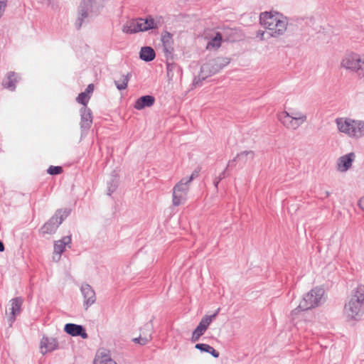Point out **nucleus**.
I'll return each instance as SVG.
<instances>
[{
    "mask_svg": "<svg viewBox=\"0 0 364 364\" xmlns=\"http://www.w3.org/2000/svg\"><path fill=\"white\" fill-rule=\"evenodd\" d=\"M261 25L268 30L267 32L272 38H279L284 34L287 28V21L278 12H263L259 15Z\"/></svg>",
    "mask_w": 364,
    "mask_h": 364,
    "instance_id": "obj_1",
    "label": "nucleus"
},
{
    "mask_svg": "<svg viewBox=\"0 0 364 364\" xmlns=\"http://www.w3.org/2000/svg\"><path fill=\"white\" fill-rule=\"evenodd\" d=\"M343 314L348 320H359L364 314V285L353 289L345 304Z\"/></svg>",
    "mask_w": 364,
    "mask_h": 364,
    "instance_id": "obj_2",
    "label": "nucleus"
},
{
    "mask_svg": "<svg viewBox=\"0 0 364 364\" xmlns=\"http://www.w3.org/2000/svg\"><path fill=\"white\" fill-rule=\"evenodd\" d=\"M338 130L352 139L364 136V121L348 117H338L335 120Z\"/></svg>",
    "mask_w": 364,
    "mask_h": 364,
    "instance_id": "obj_3",
    "label": "nucleus"
},
{
    "mask_svg": "<svg viewBox=\"0 0 364 364\" xmlns=\"http://www.w3.org/2000/svg\"><path fill=\"white\" fill-rule=\"evenodd\" d=\"M105 0H82L77 11V18L75 26L77 30L80 29L83 23L89 17L97 16L102 8Z\"/></svg>",
    "mask_w": 364,
    "mask_h": 364,
    "instance_id": "obj_4",
    "label": "nucleus"
},
{
    "mask_svg": "<svg viewBox=\"0 0 364 364\" xmlns=\"http://www.w3.org/2000/svg\"><path fill=\"white\" fill-rule=\"evenodd\" d=\"M340 67L355 73L359 78L364 77V58L358 53L347 50L341 60Z\"/></svg>",
    "mask_w": 364,
    "mask_h": 364,
    "instance_id": "obj_5",
    "label": "nucleus"
},
{
    "mask_svg": "<svg viewBox=\"0 0 364 364\" xmlns=\"http://www.w3.org/2000/svg\"><path fill=\"white\" fill-rule=\"evenodd\" d=\"M230 63V59L224 57H218L210 59L202 65L198 80H194V83L198 85L200 80H204L207 77L218 73L223 68Z\"/></svg>",
    "mask_w": 364,
    "mask_h": 364,
    "instance_id": "obj_6",
    "label": "nucleus"
},
{
    "mask_svg": "<svg viewBox=\"0 0 364 364\" xmlns=\"http://www.w3.org/2000/svg\"><path fill=\"white\" fill-rule=\"evenodd\" d=\"M324 290L322 288L316 287L306 294L298 307L291 311V315L297 314L299 311H307L320 305L322 302Z\"/></svg>",
    "mask_w": 364,
    "mask_h": 364,
    "instance_id": "obj_7",
    "label": "nucleus"
},
{
    "mask_svg": "<svg viewBox=\"0 0 364 364\" xmlns=\"http://www.w3.org/2000/svg\"><path fill=\"white\" fill-rule=\"evenodd\" d=\"M70 210L59 209L50 220L46 222L41 228V233L44 235H51L55 232L59 225L69 215Z\"/></svg>",
    "mask_w": 364,
    "mask_h": 364,
    "instance_id": "obj_8",
    "label": "nucleus"
},
{
    "mask_svg": "<svg viewBox=\"0 0 364 364\" xmlns=\"http://www.w3.org/2000/svg\"><path fill=\"white\" fill-rule=\"evenodd\" d=\"M279 120L287 129H297L306 120V116L302 113L296 112L289 114L284 111L278 116Z\"/></svg>",
    "mask_w": 364,
    "mask_h": 364,
    "instance_id": "obj_9",
    "label": "nucleus"
},
{
    "mask_svg": "<svg viewBox=\"0 0 364 364\" xmlns=\"http://www.w3.org/2000/svg\"><path fill=\"white\" fill-rule=\"evenodd\" d=\"M189 184L185 180L181 179L173 188V205L178 206L186 200L189 190Z\"/></svg>",
    "mask_w": 364,
    "mask_h": 364,
    "instance_id": "obj_10",
    "label": "nucleus"
},
{
    "mask_svg": "<svg viewBox=\"0 0 364 364\" xmlns=\"http://www.w3.org/2000/svg\"><path fill=\"white\" fill-rule=\"evenodd\" d=\"M80 291L83 296V306L85 310L96 301V294L93 288L88 284L84 283L80 287Z\"/></svg>",
    "mask_w": 364,
    "mask_h": 364,
    "instance_id": "obj_11",
    "label": "nucleus"
},
{
    "mask_svg": "<svg viewBox=\"0 0 364 364\" xmlns=\"http://www.w3.org/2000/svg\"><path fill=\"white\" fill-rule=\"evenodd\" d=\"M255 158V152L253 151H243L237 154V156L232 160H230L227 164L226 169L230 166H235V163H239L240 165L244 166L247 162L252 161Z\"/></svg>",
    "mask_w": 364,
    "mask_h": 364,
    "instance_id": "obj_12",
    "label": "nucleus"
},
{
    "mask_svg": "<svg viewBox=\"0 0 364 364\" xmlns=\"http://www.w3.org/2000/svg\"><path fill=\"white\" fill-rule=\"evenodd\" d=\"M80 128L82 131L90 129L92 124V111L87 107H82L80 110Z\"/></svg>",
    "mask_w": 364,
    "mask_h": 364,
    "instance_id": "obj_13",
    "label": "nucleus"
},
{
    "mask_svg": "<svg viewBox=\"0 0 364 364\" xmlns=\"http://www.w3.org/2000/svg\"><path fill=\"white\" fill-rule=\"evenodd\" d=\"M11 312L9 317V321L10 322V326L16 320V316L18 315L21 311V306L23 303V299L21 296L15 297L12 299L11 301Z\"/></svg>",
    "mask_w": 364,
    "mask_h": 364,
    "instance_id": "obj_14",
    "label": "nucleus"
},
{
    "mask_svg": "<svg viewBox=\"0 0 364 364\" xmlns=\"http://www.w3.org/2000/svg\"><path fill=\"white\" fill-rule=\"evenodd\" d=\"M64 331L72 336H80L82 338H87L88 337L85 328L81 325L67 323L64 326Z\"/></svg>",
    "mask_w": 364,
    "mask_h": 364,
    "instance_id": "obj_15",
    "label": "nucleus"
},
{
    "mask_svg": "<svg viewBox=\"0 0 364 364\" xmlns=\"http://www.w3.org/2000/svg\"><path fill=\"white\" fill-rule=\"evenodd\" d=\"M355 158V155L353 152L341 156L337 162L338 170L341 172L347 171L351 167Z\"/></svg>",
    "mask_w": 364,
    "mask_h": 364,
    "instance_id": "obj_16",
    "label": "nucleus"
},
{
    "mask_svg": "<svg viewBox=\"0 0 364 364\" xmlns=\"http://www.w3.org/2000/svg\"><path fill=\"white\" fill-rule=\"evenodd\" d=\"M58 348V343L54 338L43 336L41 341V353L45 355L48 352H51Z\"/></svg>",
    "mask_w": 364,
    "mask_h": 364,
    "instance_id": "obj_17",
    "label": "nucleus"
},
{
    "mask_svg": "<svg viewBox=\"0 0 364 364\" xmlns=\"http://www.w3.org/2000/svg\"><path fill=\"white\" fill-rule=\"evenodd\" d=\"M17 82L16 73L14 71H10L6 75L1 85L4 88L11 91H14L16 90V84Z\"/></svg>",
    "mask_w": 364,
    "mask_h": 364,
    "instance_id": "obj_18",
    "label": "nucleus"
},
{
    "mask_svg": "<svg viewBox=\"0 0 364 364\" xmlns=\"http://www.w3.org/2000/svg\"><path fill=\"white\" fill-rule=\"evenodd\" d=\"M122 32L127 34H134L141 31V25L138 22V18L132 19L122 26Z\"/></svg>",
    "mask_w": 364,
    "mask_h": 364,
    "instance_id": "obj_19",
    "label": "nucleus"
},
{
    "mask_svg": "<svg viewBox=\"0 0 364 364\" xmlns=\"http://www.w3.org/2000/svg\"><path fill=\"white\" fill-rule=\"evenodd\" d=\"M155 102V98L151 95H144L139 97L134 104V108L141 110L145 107H151Z\"/></svg>",
    "mask_w": 364,
    "mask_h": 364,
    "instance_id": "obj_20",
    "label": "nucleus"
},
{
    "mask_svg": "<svg viewBox=\"0 0 364 364\" xmlns=\"http://www.w3.org/2000/svg\"><path fill=\"white\" fill-rule=\"evenodd\" d=\"M72 242L71 235L63 237L61 240H59L54 243V253L58 255H61L64 252L65 248L67 245H70Z\"/></svg>",
    "mask_w": 364,
    "mask_h": 364,
    "instance_id": "obj_21",
    "label": "nucleus"
},
{
    "mask_svg": "<svg viewBox=\"0 0 364 364\" xmlns=\"http://www.w3.org/2000/svg\"><path fill=\"white\" fill-rule=\"evenodd\" d=\"M138 22L139 23V24L141 25V32H144L151 29H155L158 28V23L151 17V16H148L145 18H138Z\"/></svg>",
    "mask_w": 364,
    "mask_h": 364,
    "instance_id": "obj_22",
    "label": "nucleus"
},
{
    "mask_svg": "<svg viewBox=\"0 0 364 364\" xmlns=\"http://www.w3.org/2000/svg\"><path fill=\"white\" fill-rule=\"evenodd\" d=\"M156 57V53L154 50L149 46H144L141 48L139 52V58L145 61L150 62L153 60Z\"/></svg>",
    "mask_w": 364,
    "mask_h": 364,
    "instance_id": "obj_23",
    "label": "nucleus"
},
{
    "mask_svg": "<svg viewBox=\"0 0 364 364\" xmlns=\"http://www.w3.org/2000/svg\"><path fill=\"white\" fill-rule=\"evenodd\" d=\"M218 311L219 309H218L215 314L210 316L205 315L203 316L197 326V328L205 332L213 320L215 319L217 316Z\"/></svg>",
    "mask_w": 364,
    "mask_h": 364,
    "instance_id": "obj_24",
    "label": "nucleus"
},
{
    "mask_svg": "<svg viewBox=\"0 0 364 364\" xmlns=\"http://www.w3.org/2000/svg\"><path fill=\"white\" fill-rule=\"evenodd\" d=\"M195 348L200 352L210 353L215 358H218L220 355L219 353L208 344L197 343L196 344Z\"/></svg>",
    "mask_w": 364,
    "mask_h": 364,
    "instance_id": "obj_25",
    "label": "nucleus"
},
{
    "mask_svg": "<svg viewBox=\"0 0 364 364\" xmlns=\"http://www.w3.org/2000/svg\"><path fill=\"white\" fill-rule=\"evenodd\" d=\"M222 35L220 33H217L215 37H213L207 44V49L218 48L221 46Z\"/></svg>",
    "mask_w": 364,
    "mask_h": 364,
    "instance_id": "obj_26",
    "label": "nucleus"
},
{
    "mask_svg": "<svg viewBox=\"0 0 364 364\" xmlns=\"http://www.w3.org/2000/svg\"><path fill=\"white\" fill-rule=\"evenodd\" d=\"M129 75V74L122 75L120 80L114 81V84L119 90H125L127 87Z\"/></svg>",
    "mask_w": 364,
    "mask_h": 364,
    "instance_id": "obj_27",
    "label": "nucleus"
},
{
    "mask_svg": "<svg viewBox=\"0 0 364 364\" xmlns=\"http://www.w3.org/2000/svg\"><path fill=\"white\" fill-rule=\"evenodd\" d=\"M161 42L163 47L172 46L173 42L172 34L166 31L163 32L161 34Z\"/></svg>",
    "mask_w": 364,
    "mask_h": 364,
    "instance_id": "obj_28",
    "label": "nucleus"
},
{
    "mask_svg": "<svg viewBox=\"0 0 364 364\" xmlns=\"http://www.w3.org/2000/svg\"><path fill=\"white\" fill-rule=\"evenodd\" d=\"M94 364H117L109 355H103L101 357L97 356L95 360Z\"/></svg>",
    "mask_w": 364,
    "mask_h": 364,
    "instance_id": "obj_29",
    "label": "nucleus"
},
{
    "mask_svg": "<svg viewBox=\"0 0 364 364\" xmlns=\"http://www.w3.org/2000/svg\"><path fill=\"white\" fill-rule=\"evenodd\" d=\"M118 186V179L116 176L111 178L107 182V195L111 196L114 193Z\"/></svg>",
    "mask_w": 364,
    "mask_h": 364,
    "instance_id": "obj_30",
    "label": "nucleus"
},
{
    "mask_svg": "<svg viewBox=\"0 0 364 364\" xmlns=\"http://www.w3.org/2000/svg\"><path fill=\"white\" fill-rule=\"evenodd\" d=\"M90 99V96L86 93V92H82L78 95L76 98V101L82 105L83 107H87V104L88 103Z\"/></svg>",
    "mask_w": 364,
    "mask_h": 364,
    "instance_id": "obj_31",
    "label": "nucleus"
},
{
    "mask_svg": "<svg viewBox=\"0 0 364 364\" xmlns=\"http://www.w3.org/2000/svg\"><path fill=\"white\" fill-rule=\"evenodd\" d=\"M205 333V332L197 327L192 333L191 342L195 343L198 341L200 338Z\"/></svg>",
    "mask_w": 364,
    "mask_h": 364,
    "instance_id": "obj_32",
    "label": "nucleus"
},
{
    "mask_svg": "<svg viewBox=\"0 0 364 364\" xmlns=\"http://www.w3.org/2000/svg\"><path fill=\"white\" fill-rule=\"evenodd\" d=\"M163 51L164 53L167 61L173 59V48L172 46L163 47Z\"/></svg>",
    "mask_w": 364,
    "mask_h": 364,
    "instance_id": "obj_33",
    "label": "nucleus"
},
{
    "mask_svg": "<svg viewBox=\"0 0 364 364\" xmlns=\"http://www.w3.org/2000/svg\"><path fill=\"white\" fill-rule=\"evenodd\" d=\"M48 173L50 175H58L63 172V168L61 166H50L48 170Z\"/></svg>",
    "mask_w": 364,
    "mask_h": 364,
    "instance_id": "obj_34",
    "label": "nucleus"
},
{
    "mask_svg": "<svg viewBox=\"0 0 364 364\" xmlns=\"http://www.w3.org/2000/svg\"><path fill=\"white\" fill-rule=\"evenodd\" d=\"M152 338L151 333H150L148 336H139V343L141 346L147 344Z\"/></svg>",
    "mask_w": 364,
    "mask_h": 364,
    "instance_id": "obj_35",
    "label": "nucleus"
},
{
    "mask_svg": "<svg viewBox=\"0 0 364 364\" xmlns=\"http://www.w3.org/2000/svg\"><path fill=\"white\" fill-rule=\"evenodd\" d=\"M199 175V171H196L195 170L192 173L191 175L189 176L188 178H182L183 180H185V181L187 182V183H188L190 185L191 182L196 178H197Z\"/></svg>",
    "mask_w": 364,
    "mask_h": 364,
    "instance_id": "obj_36",
    "label": "nucleus"
},
{
    "mask_svg": "<svg viewBox=\"0 0 364 364\" xmlns=\"http://www.w3.org/2000/svg\"><path fill=\"white\" fill-rule=\"evenodd\" d=\"M166 67H167V75H168V76H170L172 70H173V68H175L176 65L174 63H169V60H168L166 62Z\"/></svg>",
    "mask_w": 364,
    "mask_h": 364,
    "instance_id": "obj_37",
    "label": "nucleus"
},
{
    "mask_svg": "<svg viewBox=\"0 0 364 364\" xmlns=\"http://www.w3.org/2000/svg\"><path fill=\"white\" fill-rule=\"evenodd\" d=\"M6 2L7 0H0V18L1 17L5 11Z\"/></svg>",
    "mask_w": 364,
    "mask_h": 364,
    "instance_id": "obj_38",
    "label": "nucleus"
},
{
    "mask_svg": "<svg viewBox=\"0 0 364 364\" xmlns=\"http://www.w3.org/2000/svg\"><path fill=\"white\" fill-rule=\"evenodd\" d=\"M228 169H226V168H225V170L221 172L219 176H216L215 178H216L218 181H219L220 182L226 177V171H227Z\"/></svg>",
    "mask_w": 364,
    "mask_h": 364,
    "instance_id": "obj_39",
    "label": "nucleus"
},
{
    "mask_svg": "<svg viewBox=\"0 0 364 364\" xmlns=\"http://www.w3.org/2000/svg\"><path fill=\"white\" fill-rule=\"evenodd\" d=\"M265 32L262 31H258L256 34V37L259 38L261 41L264 39Z\"/></svg>",
    "mask_w": 364,
    "mask_h": 364,
    "instance_id": "obj_40",
    "label": "nucleus"
},
{
    "mask_svg": "<svg viewBox=\"0 0 364 364\" xmlns=\"http://www.w3.org/2000/svg\"><path fill=\"white\" fill-rule=\"evenodd\" d=\"M94 90V85L93 84H89L85 90V92H86V93L87 95H89L90 93H92Z\"/></svg>",
    "mask_w": 364,
    "mask_h": 364,
    "instance_id": "obj_41",
    "label": "nucleus"
},
{
    "mask_svg": "<svg viewBox=\"0 0 364 364\" xmlns=\"http://www.w3.org/2000/svg\"><path fill=\"white\" fill-rule=\"evenodd\" d=\"M358 205L359 208L364 211V197L361 198L358 200Z\"/></svg>",
    "mask_w": 364,
    "mask_h": 364,
    "instance_id": "obj_42",
    "label": "nucleus"
},
{
    "mask_svg": "<svg viewBox=\"0 0 364 364\" xmlns=\"http://www.w3.org/2000/svg\"><path fill=\"white\" fill-rule=\"evenodd\" d=\"M220 181H218L216 178H214L213 180V184H214V186L216 189H218V184H219Z\"/></svg>",
    "mask_w": 364,
    "mask_h": 364,
    "instance_id": "obj_43",
    "label": "nucleus"
},
{
    "mask_svg": "<svg viewBox=\"0 0 364 364\" xmlns=\"http://www.w3.org/2000/svg\"><path fill=\"white\" fill-rule=\"evenodd\" d=\"M4 250V245L0 240V252H3Z\"/></svg>",
    "mask_w": 364,
    "mask_h": 364,
    "instance_id": "obj_44",
    "label": "nucleus"
},
{
    "mask_svg": "<svg viewBox=\"0 0 364 364\" xmlns=\"http://www.w3.org/2000/svg\"><path fill=\"white\" fill-rule=\"evenodd\" d=\"M133 341L136 343H139V337L134 338Z\"/></svg>",
    "mask_w": 364,
    "mask_h": 364,
    "instance_id": "obj_45",
    "label": "nucleus"
},
{
    "mask_svg": "<svg viewBox=\"0 0 364 364\" xmlns=\"http://www.w3.org/2000/svg\"><path fill=\"white\" fill-rule=\"evenodd\" d=\"M329 195H330V193H329L328 191H325V197H326V198H327V197H328V196H329Z\"/></svg>",
    "mask_w": 364,
    "mask_h": 364,
    "instance_id": "obj_46",
    "label": "nucleus"
},
{
    "mask_svg": "<svg viewBox=\"0 0 364 364\" xmlns=\"http://www.w3.org/2000/svg\"><path fill=\"white\" fill-rule=\"evenodd\" d=\"M145 328H149L151 327V325L149 323H146L145 326H144Z\"/></svg>",
    "mask_w": 364,
    "mask_h": 364,
    "instance_id": "obj_47",
    "label": "nucleus"
},
{
    "mask_svg": "<svg viewBox=\"0 0 364 364\" xmlns=\"http://www.w3.org/2000/svg\"><path fill=\"white\" fill-rule=\"evenodd\" d=\"M47 1L50 2V1H51L52 0H47Z\"/></svg>",
    "mask_w": 364,
    "mask_h": 364,
    "instance_id": "obj_48",
    "label": "nucleus"
}]
</instances>
